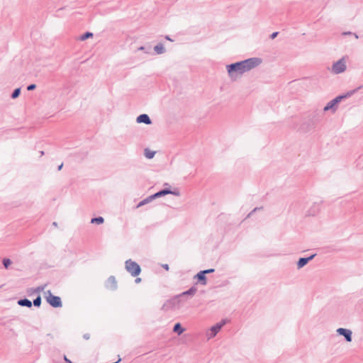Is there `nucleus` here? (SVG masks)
<instances>
[{
    "label": "nucleus",
    "mask_w": 363,
    "mask_h": 363,
    "mask_svg": "<svg viewBox=\"0 0 363 363\" xmlns=\"http://www.w3.org/2000/svg\"><path fill=\"white\" fill-rule=\"evenodd\" d=\"M225 325V322H222L220 323H218L214 326H213L211 329V332H212V335L213 336H215L217 333L220 330V328H222L223 325Z\"/></svg>",
    "instance_id": "14"
},
{
    "label": "nucleus",
    "mask_w": 363,
    "mask_h": 363,
    "mask_svg": "<svg viewBox=\"0 0 363 363\" xmlns=\"http://www.w3.org/2000/svg\"><path fill=\"white\" fill-rule=\"evenodd\" d=\"M323 201L319 200L312 203L310 206L305 211V216L311 217L315 216L318 214L322 207Z\"/></svg>",
    "instance_id": "3"
},
{
    "label": "nucleus",
    "mask_w": 363,
    "mask_h": 363,
    "mask_svg": "<svg viewBox=\"0 0 363 363\" xmlns=\"http://www.w3.org/2000/svg\"><path fill=\"white\" fill-rule=\"evenodd\" d=\"M138 50H140V51H144L145 53L147 54H150V48H146L144 46H140L138 48Z\"/></svg>",
    "instance_id": "23"
},
{
    "label": "nucleus",
    "mask_w": 363,
    "mask_h": 363,
    "mask_svg": "<svg viewBox=\"0 0 363 363\" xmlns=\"http://www.w3.org/2000/svg\"><path fill=\"white\" fill-rule=\"evenodd\" d=\"M40 303H41V298L40 296H38V298H36L34 301H33V304L34 306H40Z\"/></svg>",
    "instance_id": "24"
},
{
    "label": "nucleus",
    "mask_w": 363,
    "mask_h": 363,
    "mask_svg": "<svg viewBox=\"0 0 363 363\" xmlns=\"http://www.w3.org/2000/svg\"><path fill=\"white\" fill-rule=\"evenodd\" d=\"M136 121L138 123H145L146 125H150L152 123L149 116L145 113L138 116L136 118Z\"/></svg>",
    "instance_id": "8"
},
{
    "label": "nucleus",
    "mask_w": 363,
    "mask_h": 363,
    "mask_svg": "<svg viewBox=\"0 0 363 363\" xmlns=\"http://www.w3.org/2000/svg\"><path fill=\"white\" fill-rule=\"evenodd\" d=\"M62 166H63V164H61L58 167L57 169H58V170H60V169L62 168Z\"/></svg>",
    "instance_id": "35"
},
{
    "label": "nucleus",
    "mask_w": 363,
    "mask_h": 363,
    "mask_svg": "<svg viewBox=\"0 0 363 363\" xmlns=\"http://www.w3.org/2000/svg\"><path fill=\"white\" fill-rule=\"evenodd\" d=\"M264 211V209H263V207H257V208H255L252 211H251L247 218H250L256 212H263Z\"/></svg>",
    "instance_id": "18"
},
{
    "label": "nucleus",
    "mask_w": 363,
    "mask_h": 363,
    "mask_svg": "<svg viewBox=\"0 0 363 363\" xmlns=\"http://www.w3.org/2000/svg\"><path fill=\"white\" fill-rule=\"evenodd\" d=\"M262 60L259 57H251L226 65V70L229 78L232 81H236L241 78L245 72L258 67Z\"/></svg>",
    "instance_id": "1"
},
{
    "label": "nucleus",
    "mask_w": 363,
    "mask_h": 363,
    "mask_svg": "<svg viewBox=\"0 0 363 363\" xmlns=\"http://www.w3.org/2000/svg\"><path fill=\"white\" fill-rule=\"evenodd\" d=\"M93 36V33H90V32H86L85 33H84L83 35H82L80 37H79V39L81 40H85L86 39H88L89 38H91Z\"/></svg>",
    "instance_id": "20"
},
{
    "label": "nucleus",
    "mask_w": 363,
    "mask_h": 363,
    "mask_svg": "<svg viewBox=\"0 0 363 363\" xmlns=\"http://www.w3.org/2000/svg\"><path fill=\"white\" fill-rule=\"evenodd\" d=\"M277 35H278V32H274V33H272V35H270V38L272 39H274L277 36Z\"/></svg>",
    "instance_id": "28"
},
{
    "label": "nucleus",
    "mask_w": 363,
    "mask_h": 363,
    "mask_svg": "<svg viewBox=\"0 0 363 363\" xmlns=\"http://www.w3.org/2000/svg\"><path fill=\"white\" fill-rule=\"evenodd\" d=\"M347 56H343L336 62H334L329 69L330 72L333 74L344 73L347 70Z\"/></svg>",
    "instance_id": "2"
},
{
    "label": "nucleus",
    "mask_w": 363,
    "mask_h": 363,
    "mask_svg": "<svg viewBox=\"0 0 363 363\" xmlns=\"http://www.w3.org/2000/svg\"><path fill=\"white\" fill-rule=\"evenodd\" d=\"M352 36H354V38L356 39H359V35L356 33H353Z\"/></svg>",
    "instance_id": "32"
},
{
    "label": "nucleus",
    "mask_w": 363,
    "mask_h": 363,
    "mask_svg": "<svg viewBox=\"0 0 363 363\" xmlns=\"http://www.w3.org/2000/svg\"><path fill=\"white\" fill-rule=\"evenodd\" d=\"M64 359L66 363H72V362L66 356L64 357Z\"/></svg>",
    "instance_id": "31"
},
{
    "label": "nucleus",
    "mask_w": 363,
    "mask_h": 363,
    "mask_svg": "<svg viewBox=\"0 0 363 363\" xmlns=\"http://www.w3.org/2000/svg\"><path fill=\"white\" fill-rule=\"evenodd\" d=\"M125 269L133 277L138 276L141 272L140 266L131 259L125 262Z\"/></svg>",
    "instance_id": "5"
},
{
    "label": "nucleus",
    "mask_w": 363,
    "mask_h": 363,
    "mask_svg": "<svg viewBox=\"0 0 363 363\" xmlns=\"http://www.w3.org/2000/svg\"><path fill=\"white\" fill-rule=\"evenodd\" d=\"M164 38H165L166 40H167L170 41V42H173V41H174V40H173V39H172L169 35H165V36H164Z\"/></svg>",
    "instance_id": "30"
},
{
    "label": "nucleus",
    "mask_w": 363,
    "mask_h": 363,
    "mask_svg": "<svg viewBox=\"0 0 363 363\" xmlns=\"http://www.w3.org/2000/svg\"><path fill=\"white\" fill-rule=\"evenodd\" d=\"M20 93H21V89H20V88H17V89H16L13 91V93H12V94H11V98H12V99H16V98H17V97L19 96Z\"/></svg>",
    "instance_id": "22"
},
{
    "label": "nucleus",
    "mask_w": 363,
    "mask_h": 363,
    "mask_svg": "<svg viewBox=\"0 0 363 363\" xmlns=\"http://www.w3.org/2000/svg\"><path fill=\"white\" fill-rule=\"evenodd\" d=\"M144 155L146 158L147 159H152L154 157L155 155V151L150 150L147 148L145 149Z\"/></svg>",
    "instance_id": "16"
},
{
    "label": "nucleus",
    "mask_w": 363,
    "mask_h": 363,
    "mask_svg": "<svg viewBox=\"0 0 363 363\" xmlns=\"http://www.w3.org/2000/svg\"><path fill=\"white\" fill-rule=\"evenodd\" d=\"M163 267L166 269V270H168L169 269V267L167 264H164L163 265Z\"/></svg>",
    "instance_id": "33"
},
{
    "label": "nucleus",
    "mask_w": 363,
    "mask_h": 363,
    "mask_svg": "<svg viewBox=\"0 0 363 363\" xmlns=\"http://www.w3.org/2000/svg\"><path fill=\"white\" fill-rule=\"evenodd\" d=\"M174 331L180 335L184 332V329L182 328L180 323H177L174 327Z\"/></svg>",
    "instance_id": "19"
},
{
    "label": "nucleus",
    "mask_w": 363,
    "mask_h": 363,
    "mask_svg": "<svg viewBox=\"0 0 363 363\" xmlns=\"http://www.w3.org/2000/svg\"><path fill=\"white\" fill-rule=\"evenodd\" d=\"M340 102V98L338 96L335 97L333 100L330 101L324 107L323 111L325 112L330 111L334 113L337 109V104Z\"/></svg>",
    "instance_id": "6"
},
{
    "label": "nucleus",
    "mask_w": 363,
    "mask_h": 363,
    "mask_svg": "<svg viewBox=\"0 0 363 363\" xmlns=\"http://www.w3.org/2000/svg\"><path fill=\"white\" fill-rule=\"evenodd\" d=\"M18 304L23 306L31 307V301L28 299H22L18 301Z\"/></svg>",
    "instance_id": "17"
},
{
    "label": "nucleus",
    "mask_w": 363,
    "mask_h": 363,
    "mask_svg": "<svg viewBox=\"0 0 363 363\" xmlns=\"http://www.w3.org/2000/svg\"><path fill=\"white\" fill-rule=\"evenodd\" d=\"M202 272H205V274H207V273H211V272H214V269H211L204 270V271H202Z\"/></svg>",
    "instance_id": "29"
},
{
    "label": "nucleus",
    "mask_w": 363,
    "mask_h": 363,
    "mask_svg": "<svg viewBox=\"0 0 363 363\" xmlns=\"http://www.w3.org/2000/svg\"><path fill=\"white\" fill-rule=\"evenodd\" d=\"M361 87L362 86H360L356 89L350 90L348 91H347L346 93H345L342 95L337 96H338V98H340V101H341L342 99H347V98H350L352 96H353L354 94H356L358 91L359 89H361Z\"/></svg>",
    "instance_id": "10"
},
{
    "label": "nucleus",
    "mask_w": 363,
    "mask_h": 363,
    "mask_svg": "<svg viewBox=\"0 0 363 363\" xmlns=\"http://www.w3.org/2000/svg\"><path fill=\"white\" fill-rule=\"evenodd\" d=\"M205 272H199L196 277L198 278L199 280L200 281H203V284H206V277H205Z\"/></svg>",
    "instance_id": "21"
},
{
    "label": "nucleus",
    "mask_w": 363,
    "mask_h": 363,
    "mask_svg": "<svg viewBox=\"0 0 363 363\" xmlns=\"http://www.w3.org/2000/svg\"><path fill=\"white\" fill-rule=\"evenodd\" d=\"M140 281H141V279H140V278H137V279H135V282H136V283H139V282H140Z\"/></svg>",
    "instance_id": "34"
},
{
    "label": "nucleus",
    "mask_w": 363,
    "mask_h": 363,
    "mask_svg": "<svg viewBox=\"0 0 363 363\" xmlns=\"http://www.w3.org/2000/svg\"><path fill=\"white\" fill-rule=\"evenodd\" d=\"M353 33L351 31H345L342 33V35H352Z\"/></svg>",
    "instance_id": "27"
},
{
    "label": "nucleus",
    "mask_w": 363,
    "mask_h": 363,
    "mask_svg": "<svg viewBox=\"0 0 363 363\" xmlns=\"http://www.w3.org/2000/svg\"><path fill=\"white\" fill-rule=\"evenodd\" d=\"M52 225H53V226H55V225H56V223H55V222H54V223H52Z\"/></svg>",
    "instance_id": "36"
},
{
    "label": "nucleus",
    "mask_w": 363,
    "mask_h": 363,
    "mask_svg": "<svg viewBox=\"0 0 363 363\" xmlns=\"http://www.w3.org/2000/svg\"><path fill=\"white\" fill-rule=\"evenodd\" d=\"M44 298L47 302L54 308L62 306V301L59 296H54L50 291H48L44 294Z\"/></svg>",
    "instance_id": "4"
},
{
    "label": "nucleus",
    "mask_w": 363,
    "mask_h": 363,
    "mask_svg": "<svg viewBox=\"0 0 363 363\" xmlns=\"http://www.w3.org/2000/svg\"><path fill=\"white\" fill-rule=\"evenodd\" d=\"M153 201V197L152 196V195L147 196V198L144 199L143 200H142L141 201H140L138 203V204L137 205V208H140L144 205H146L150 202H152Z\"/></svg>",
    "instance_id": "13"
},
{
    "label": "nucleus",
    "mask_w": 363,
    "mask_h": 363,
    "mask_svg": "<svg viewBox=\"0 0 363 363\" xmlns=\"http://www.w3.org/2000/svg\"><path fill=\"white\" fill-rule=\"evenodd\" d=\"M35 87H36V85L34 84H30L28 86L27 89L28 91H32V90H34L35 89Z\"/></svg>",
    "instance_id": "26"
},
{
    "label": "nucleus",
    "mask_w": 363,
    "mask_h": 363,
    "mask_svg": "<svg viewBox=\"0 0 363 363\" xmlns=\"http://www.w3.org/2000/svg\"><path fill=\"white\" fill-rule=\"evenodd\" d=\"M104 220L101 216H99L97 218H92L91 220V223L94 225H101L103 224Z\"/></svg>",
    "instance_id": "15"
},
{
    "label": "nucleus",
    "mask_w": 363,
    "mask_h": 363,
    "mask_svg": "<svg viewBox=\"0 0 363 363\" xmlns=\"http://www.w3.org/2000/svg\"><path fill=\"white\" fill-rule=\"evenodd\" d=\"M154 51L157 55H162L166 52V49L162 43H158L154 47Z\"/></svg>",
    "instance_id": "11"
},
{
    "label": "nucleus",
    "mask_w": 363,
    "mask_h": 363,
    "mask_svg": "<svg viewBox=\"0 0 363 363\" xmlns=\"http://www.w3.org/2000/svg\"><path fill=\"white\" fill-rule=\"evenodd\" d=\"M314 257H315V255H313L311 257H307V258H301L298 262V268L303 267L304 265H306L308 263V262L309 260L312 259Z\"/></svg>",
    "instance_id": "12"
},
{
    "label": "nucleus",
    "mask_w": 363,
    "mask_h": 363,
    "mask_svg": "<svg viewBox=\"0 0 363 363\" xmlns=\"http://www.w3.org/2000/svg\"><path fill=\"white\" fill-rule=\"evenodd\" d=\"M167 194H173L175 196H179V191H172L169 189H162V190L152 194V196L153 197V200H154L155 199L160 198V197L165 196Z\"/></svg>",
    "instance_id": "7"
},
{
    "label": "nucleus",
    "mask_w": 363,
    "mask_h": 363,
    "mask_svg": "<svg viewBox=\"0 0 363 363\" xmlns=\"http://www.w3.org/2000/svg\"><path fill=\"white\" fill-rule=\"evenodd\" d=\"M337 332L343 336H345V339L348 342L352 341V332L349 330L345 328H339L337 330Z\"/></svg>",
    "instance_id": "9"
},
{
    "label": "nucleus",
    "mask_w": 363,
    "mask_h": 363,
    "mask_svg": "<svg viewBox=\"0 0 363 363\" xmlns=\"http://www.w3.org/2000/svg\"><path fill=\"white\" fill-rule=\"evenodd\" d=\"M3 264L6 268H8L9 266L11 264V262L9 259H4Z\"/></svg>",
    "instance_id": "25"
}]
</instances>
